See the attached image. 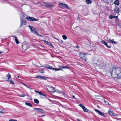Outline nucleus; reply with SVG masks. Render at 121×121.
<instances>
[{
    "label": "nucleus",
    "mask_w": 121,
    "mask_h": 121,
    "mask_svg": "<svg viewBox=\"0 0 121 121\" xmlns=\"http://www.w3.org/2000/svg\"><path fill=\"white\" fill-rule=\"evenodd\" d=\"M80 56L81 59L86 60V55L83 53H81L80 54Z\"/></svg>",
    "instance_id": "obj_8"
},
{
    "label": "nucleus",
    "mask_w": 121,
    "mask_h": 121,
    "mask_svg": "<svg viewBox=\"0 0 121 121\" xmlns=\"http://www.w3.org/2000/svg\"><path fill=\"white\" fill-rule=\"evenodd\" d=\"M31 31L34 34H35L37 35H38V32L36 31L35 30V29L34 28H33L31 30Z\"/></svg>",
    "instance_id": "obj_14"
},
{
    "label": "nucleus",
    "mask_w": 121,
    "mask_h": 121,
    "mask_svg": "<svg viewBox=\"0 0 121 121\" xmlns=\"http://www.w3.org/2000/svg\"><path fill=\"white\" fill-rule=\"evenodd\" d=\"M83 110L85 112H86L88 111V110L85 107H84L83 108Z\"/></svg>",
    "instance_id": "obj_28"
},
{
    "label": "nucleus",
    "mask_w": 121,
    "mask_h": 121,
    "mask_svg": "<svg viewBox=\"0 0 121 121\" xmlns=\"http://www.w3.org/2000/svg\"><path fill=\"white\" fill-rule=\"evenodd\" d=\"M3 110L1 109L0 108V113L2 114H4L5 113V112L3 111Z\"/></svg>",
    "instance_id": "obj_35"
},
{
    "label": "nucleus",
    "mask_w": 121,
    "mask_h": 121,
    "mask_svg": "<svg viewBox=\"0 0 121 121\" xmlns=\"http://www.w3.org/2000/svg\"><path fill=\"white\" fill-rule=\"evenodd\" d=\"M41 95L43 96L46 97V95L45 94H43V93Z\"/></svg>",
    "instance_id": "obj_41"
},
{
    "label": "nucleus",
    "mask_w": 121,
    "mask_h": 121,
    "mask_svg": "<svg viewBox=\"0 0 121 121\" xmlns=\"http://www.w3.org/2000/svg\"><path fill=\"white\" fill-rule=\"evenodd\" d=\"M39 35V36H42V35H40L39 34H38L37 35Z\"/></svg>",
    "instance_id": "obj_54"
},
{
    "label": "nucleus",
    "mask_w": 121,
    "mask_h": 121,
    "mask_svg": "<svg viewBox=\"0 0 121 121\" xmlns=\"http://www.w3.org/2000/svg\"><path fill=\"white\" fill-rule=\"evenodd\" d=\"M34 91H35V92H36V93H38V91H37V90H35Z\"/></svg>",
    "instance_id": "obj_47"
},
{
    "label": "nucleus",
    "mask_w": 121,
    "mask_h": 121,
    "mask_svg": "<svg viewBox=\"0 0 121 121\" xmlns=\"http://www.w3.org/2000/svg\"><path fill=\"white\" fill-rule=\"evenodd\" d=\"M52 56V57H53V56Z\"/></svg>",
    "instance_id": "obj_60"
},
{
    "label": "nucleus",
    "mask_w": 121,
    "mask_h": 121,
    "mask_svg": "<svg viewBox=\"0 0 121 121\" xmlns=\"http://www.w3.org/2000/svg\"><path fill=\"white\" fill-rule=\"evenodd\" d=\"M53 38H54V39H56L57 40V42H59V40H58V39H57V38H56L55 37H53Z\"/></svg>",
    "instance_id": "obj_43"
},
{
    "label": "nucleus",
    "mask_w": 121,
    "mask_h": 121,
    "mask_svg": "<svg viewBox=\"0 0 121 121\" xmlns=\"http://www.w3.org/2000/svg\"><path fill=\"white\" fill-rule=\"evenodd\" d=\"M114 3L115 5H119V1L118 0H116L114 2Z\"/></svg>",
    "instance_id": "obj_20"
},
{
    "label": "nucleus",
    "mask_w": 121,
    "mask_h": 121,
    "mask_svg": "<svg viewBox=\"0 0 121 121\" xmlns=\"http://www.w3.org/2000/svg\"><path fill=\"white\" fill-rule=\"evenodd\" d=\"M47 88L49 91L51 92H52V90H53V87L50 86H48Z\"/></svg>",
    "instance_id": "obj_17"
},
{
    "label": "nucleus",
    "mask_w": 121,
    "mask_h": 121,
    "mask_svg": "<svg viewBox=\"0 0 121 121\" xmlns=\"http://www.w3.org/2000/svg\"><path fill=\"white\" fill-rule=\"evenodd\" d=\"M114 17H115V18H116V19L117 18H118V16H114Z\"/></svg>",
    "instance_id": "obj_49"
},
{
    "label": "nucleus",
    "mask_w": 121,
    "mask_h": 121,
    "mask_svg": "<svg viewBox=\"0 0 121 121\" xmlns=\"http://www.w3.org/2000/svg\"><path fill=\"white\" fill-rule=\"evenodd\" d=\"M48 78L47 77H45L44 76H42L41 79L43 80H46Z\"/></svg>",
    "instance_id": "obj_29"
},
{
    "label": "nucleus",
    "mask_w": 121,
    "mask_h": 121,
    "mask_svg": "<svg viewBox=\"0 0 121 121\" xmlns=\"http://www.w3.org/2000/svg\"><path fill=\"white\" fill-rule=\"evenodd\" d=\"M39 4L42 6H44L47 7H49L51 8L52 7V5L46 2H39Z\"/></svg>",
    "instance_id": "obj_3"
},
{
    "label": "nucleus",
    "mask_w": 121,
    "mask_h": 121,
    "mask_svg": "<svg viewBox=\"0 0 121 121\" xmlns=\"http://www.w3.org/2000/svg\"><path fill=\"white\" fill-rule=\"evenodd\" d=\"M26 19L28 20L34 21H37L38 20L35 18L32 17H30L29 16L26 17Z\"/></svg>",
    "instance_id": "obj_7"
},
{
    "label": "nucleus",
    "mask_w": 121,
    "mask_h": 121,
    "mask_svg": "<svg viewBox=\"0 0 121 121\" xmlns=\"http://www.w3.org/2000/svg\"><path fill=\"white\" fill-rule=\"evenodd\" d=\"M104 101L105 104L106 105H108L109 104V103L108 102L106 101L105 100H104Z\"/></svg>",
    "instance_id": "obj_37"
},
{
    "label": "nucleus",
    "mask_w": 121,
    "mask_h": 121,
    "mask_svg": "<svg viewBox=\"0 0 121 121\" xmlns=\"http://www.w3.org/2000/svg\"><path fill=\"white\" fill-rule=\"evenodd\" d=\"M76 48H77V49H78V48H79V46H77L76 47Z\"/></svg>",
    "instance_id": "obj_53"
},
{
    "label": "nucleus",
    "mask_w": 121,
    "mask_h": 121,
    "mask_svg": "<svg viewBox=\"0 0 121 121\" xmlns=\"http://www.w3.org/2000/svg\"><path fill=\"white\" fill-rule=\"evenodd\" d=\"M60 70H63V69L61 68H53V70L57 71Z\"/></svg>",
    "instance_id": "obj_18"
},
{
    "label": "nucleus",
    "mask_w": 121,
    "mask_h": 121,
    "mask_svg": "<svg viewBox=\"0 0 121 121\" xmlns=\"http://www.w3.org/2000/svg\"><path fill=\"white\" fill-rule=\"evenodd\" d=\"M25 104L26 105L30 107H32L33 106L32 104L31 103H30L28 102H26L25 103Z\"/></svg>",
    "instance_id": "obj_23"
},
{
    "label": "nucleus",
    "mask_w": 121,
    "mask_h": 121,
    "mask_svg": "<svg viewBox=\"0 0 121 121\" xmlns=\"http://www.w3.org/2000/svg\"><path fill=\"white\" fill-rule=\"evenodd\" d=\"M114 40L113 39H109V40H107V41L110 43L115 44L117 42L114 41Z\"/></svg>",
    "instance_id": "obj_11"
},
{
    "label": "nucleus",
    "mask_w": 121,
    "mask_h": 121,
    "mask_svg": "<svg viewBox=\"0 0 121 121\" xmlns=\"http://www.w3.org/2000/svg\"><path fill=\"white\" fill-rule=\"evenodd\" d=\"M84 31H85L86 32H87L89 31V30H87L86 29H84Z\"/></svg>",
    "instance_id": "obj_40"
},
{
    "label": "nucleus",
    "mask_w": 121,
    "mask_h": 121,
    "mask_svg": "<svg viewBox=\"0 0 121 121\" xmlns=\"http://www.w3.org/2000/svg\"><path fill=\"white\" fill-rule=\"evenodd\" d=\"M38 93L39 94H40V95H41L42 94V93H41V91H40V92L38 91Z\"/></svg>",
    "instance_id": "obj_45"
},
{
    "label": "nucleus",
    "mask_w": 121,
    "mask_h": 121,
    "mask_svg": "<svg viewBox=\"0 0 121 121\" xmlns=\"http://www.w3.org/2000/svg\"><path fill=\"white\" fill-rule=\"evenodd\" d=\"M29 27V28L31 30L33 29V27H32L30 25H29L28 26Z\"/></svg>",
    "instance_id": "obj_39"
},
{
    "label": "nucleus",
    "mask_w": 121,
    "mask_h": 121,
    "mask_svg": "<svg viewBox=\"0 0 121 121\" xmlns=\"http://www.w3.org/2000/svg\"><path fill=\"white\" fill-rule=\"evenodd\" d=\"M45 116V115H42V116H40V117H42L43 116Z\"/></svg>",
    "instance_id": "obj_50"
},
{
    "label": "nucleus",
    "mask_w": 121,
    "mask_h": 121,
    "mask_svg": "<svg viewBox=\"0 0 121 121\" xmlns=\"http://www.w3.org/2000/svg\"><path fill=\"white\" fill-rule=\"evenodd\" d=\"M77 120L78 121H81L78 119H77Z\"/></svg>",
    "instance_id": "obj_52"
},
{
    "label": "nucleus",
    "mask_w": 121,
    "mask_h": 121,
    "mask_svg": "<svg viewBox=\"0 0 121 121\" xmlns=\"http://www.w3.org/2000/svg\"><path fill=\"white\" fill-rule=\"evenodd\" d=\"M14 38L15 39V40L17 44H18L19 43V41L18 40L17 38L15 36H13Z\"/></svg>",
    "instance_id": "obj_16"
},
{
    "label": "nucleus",
    "mask_w": 121,
    "mask_h": 121,
    "mask_svg": "<svg viewBox=\"0 0 121 121\" xmlns=\"http://www.w3.org/2000/svg\"><path fill=\"white\" fill-rule=\"evenodd\" d=\"M40 72L41 73H44V71L43 70V71H42V72Z\"/></svg>",
    "instance_id": "obj_46"
},
{
    "label": "nucleus",
    "mask_w": 121,
    "mask_h": 121,
    "mask_svg": "<svg viewBox=\"0 0 121 121\" xmlns=\"http://www.w3.org/2000/svg\"><path fill=\"white\" fill-rule=\"evenodd\" d=\"M46 67L49 69H53V67L52 66H49V65H47L46 66Z\"/></svg>",
    "instance_id": "obj_22"
},
{
    "label": "nucleus",
    "mask_w": 121,
    "mask_h": 121,
    "mask_svg": "<svg viewBox=\"0 0 121 121\" xmlns=\"http://www.w3.org/2000/svg\"><path fill=\"white\" fill-rule=\"evenodd\" d=\"M48 100H49V101H50L51 102H52V101H51V100L50 99H48Z\"/></svg>",
    "instance_id": "obj_57"
},
{
    "label": "nucleus",
    "mask_w": 121,
    "mask_h": 121,
    "mask_svg": "<svg viewBox=\"0 0 121 121\" xmlns=\"http://www.w3.org/2000/svg\"><path fill=\"white\" fill-rule=\"evenodd\" d=\"M97 107H98L99 108V106H98Z\"/></svg>",
    "instance_id": "obj_58"
},
{
    "label": "nucleus",
    "mask_w": 121,
    "mask_h": 121,
    "mask_svg": "<svg viewBox=\"0 0 121 121\" xmlns=\"http://www.w3.org/2000/svg\"><path fill=\"white\" fill-rule=\"evenodd\" d=\"M62 37L63 38V39L64 40H66L67 38V37L65 35H63Z\"/></svg>",
    "instance_id": "obj_34"
},
{
    "label": "nucleus",
    "mask_w": 121,
    "mask_h": 121,
    "mask_svg": "<svg viewBox=\"0 0 121 121\" xmlns=\"http://www.w3.org/2000/svg\"><path fill=\"white\" fill-rule=\"evenodd\" d=\"M85 1L88 4H91L92 3V1L91 0H86Z\"/></svg>",
    "instance_id": "obj_26"
},
{
    "label": "nucleus",
    "mask_w": 121,
    "mask_h": 121,
    "mask_svg": "<svg viewBox=\"0 0 121 121\" xmlns=\"http://www.w3.org/2000/svg\"><path fill=\"white\" fill-rule=\"evenodd\" d=\"M109 115H113V112L112 110L109 109L108 111Z\"/></svg>",
    "instance_id": "obj_21"
},
{
    "label": "nucleus",
    "mask_w": 121,
    "mask_h": 121,
    "mask_svg": "<svg viewBox=\"0 0 121 121\" xmlns=\"http://www.w3.org/2000/svg\"><path fill=\"white\" fill-rule=\"evenodd\" d=\"M2 52L0 51V54H1L2 53Z\"/></svg>",
    "instance_id": "obj_55"
},
{
    "label": "nucleus",
    "mask_w": 121,
    "mask_h": 121,
    "mask_svg": "<svg viewBox=\"0 0 121 121\" xmlns=\"http://www.w3.org/2000/svg\"><path fill=\"white\" fill-rule=\"evenodd\" d=\"M107 38V39H106V40L107 41V40H109L108 39V38Z\"/></svg>",
    "instance_id": "obj_56"
},
{
    "label": "nucleus",
    "mask_w": 121,
    "mask_h": 121,
    "mask_svg": "<svg viewBox=\"0 0 121 121\" xmlns=\"http://www.w3.org/2000/svg\"><path fill=\"white\" fill-rule=\"evenodd\" d=\"M79 106L81 107L82 109L83 108L85 107V106L83 105L80 104L79 105Z\"/></svg>",
    "instance_id": "obj_38"
},
{
    "label": "nucleus",
    "mask_w": 121,
    "mask_h": 121,
    "mask_svg": "<svg viewBox=\"0 0 121 121\" xmlns=\"http://www.w3.org/2000/svg\"><path fill=\"white\" fill-rule=\"evenodd\" d=\"M109 18L110 19H112L113 18H115V17H114V16H113L111 15H110L109 16Z\"/></svg>",
    "instance_id": "obj_30"
},
{
    "label": "nucleus",
    "mask_w": 121,
    "mask_h": 121,
    "mask_svg": "<svg viewBox=\"0 0 121 121\" xmlns=\"http://www.w3.org/2000/svg\"><path fill=\"white\" fill-rule=\"evenodd\" d=\"M106 63L103 60H101L99 67L101 69H104L106 68Z\"/></svg>",
    "instance_id": "obj_2"
},
{
    "label": "nucleus",
    "mask_w": 121,
    "mask_h": 121,
    "mask_svg": "<svg viewBox=\"0 0 121 121\" xmlns=\"http://www.w3.org/2000/svg\"><path fill=\"white\" fill-rule=\"evenodd\" d=\"M6 76L8 78H10L11 77V76L9 73H8L6 75Z\"/></svg>",
    "instance_id": "obj_33"
},
{
    "label": "nucleus",
    "mask_w": 121,
    "mask_h": 121,
    "mask_svg": "<svg viewBox=\"0 0 121 121\" xmlns=\"http://www.w3.org/2000/svg\"><path fill=\"white\" fill-rule=\"evenodd\" d=\"M20 27H21L24 25L26 23V22L22 18H21L20 19Z\"/></svg>",
    "instance_id": "obj_9"
},
{
    "label": "nucleus",
    "mask_w": 121,
    "mask_h": 121,
    "mask_svg": "<svg viewBox=\"0 0 121 121\" xmlns=\"http://www.w3.org/2000/svg\"><path fill=\"white\" fill-rule=\"evenodd\" d=\"M62 68H63V69L64 68H67V69H69V68L67 66H61Z\"/></svg>",
    "instance_id": "obj_31"
},
{
    "label": "nucleus",
    "mask_w": 121,
    "mask_h": 121,
    "mask_svg": "<svg viewBox=\"0 0 121 121\" xmlns=\"http://www.w3.org/2000/svg\"><path fill=\"white\" fill-rule=\"evenodd\" d=\"M95 110L96 111V112L99 115L105 117L103 113L100 111L97 110L96 109H95Z\"/></svg>",
    "instance_id": "obj_12"
},
{
    "label": "nucleus",
    "mask_w": 121,
    "mask_h": 121,
    "mask_svg": "<svg viewBox=\"0 0 121 121\" xmlns=\"http://www.w3.org/2000/svg\"><path fill=\"white\" fill-rule=\"evenodd\" d=\"M7 80L8 81V82H10V84H13L14 83L13 81L10 78H8Z\"/></svg>",
    "instance_id": "obj_19"
},
{
    "label": "nucleus",
    "mask_w": 121,
    "mask_h": 121,
    "mask_svg": "<svg viewBox=\"0 0 121 121\" xmlns=\"http://www.w3.org/2000/svg\"><path fill=\"white\" fill-rule=\"evenodd\" d=\"M18 96L21 97H24L26 95L25 94H23L22 95H19Z\"/></svg>",
    "instance_id": "obj_32"
},
{
    "label": "nucleus",
    "mask_w": 121,
    "mask_h": 121,
    "mask_svg": "<svg viewBox=\"0 0 121 121\" xmlns=\"http://www.w3.org/2000/svg\"><path fill=\"white\" fill-rule=\"evenodd\" d=\"M17 77H18V78H19V76H17Z\"/></svg>",
    "instance_id": "obj_59"
},
{
    "label": "nucleus",
    "mask_w": 121,
    "mask_h": 121,
    "mask_svg": "<svg viewBox=\"0 0 121 121\" xmlns=\"http://www.w3.org/2000/svg\"><path fill=\"white\" fill-rule=\"evenodd\" d=\"M34 102L35 103L37 104H38L39 103V100L36 99H34Z\"/></svg>",
    "instance_id": "obj_25"
},
{
    "label": "nucleus",
    "mask_w": 121,
    "mask_h": 121,
    "mask_svg": "<svg viewBox=\"0 0 121 121\" xmlns=\"http://www.w3.org/2000/svg\"><path fill=\"white\" fill-rule=\"evenodd\" d=\"M26 87L27 88H29V89H32L31 88H30V87H28V86H26Z\"/></svg>",
    "instance_id": "obj_44"
},
{
    "label": "nucleus",
    "mask_w": 121,
    "mask_h": 121,
    "mask_svg": "<svg viewBox=\"0 0 121 121\" xmlns=\"http://www.w3.org/2000/svg\"><path fill=\"white\" fill-rule=\"evenodd\" d=\"M43 41L44 42H45V43H46L47 44H48V45H51V46H52V47H53V46H52V45H51V44L49 42H48V41H46V40H44Z\"/></svg>",
    "instance_id": "obj_24"
},
{
    "label": "nucleus",
    "mask_w": 121,
    "mask_h": 121,
    "mask_svg": "<svg viewBox=\"0 0 121 121\" xmlns=\"http://www.w3.org/2000/svg\"><path fill=\"white\" fill-rule=\"evenodd\" d=\"M22 84L25 86H26V87L27 86L26 85L25 83H22Z\"/></svg>",
    "instance_id": "obj_48"
},
{
    "label": "nucleus",
    "mask_w": 121,
    "mask_h": 121,
    "mask_svg": "<svg viewBox=\"0 0 121 121\" xmlns=\"http://www.w3.org/2000/svg\"><path fill=\"white\" fill-rule=\"evenodd\" d=\"M116 9H115V12L116 13H118L120 11L119 8L117 7L116 6Z\"/></svg>",
    "instance_id": "obj_15"
},
{
    "label": "nucleus",
    "mask_w": 121,
    "mask_h": 121,
    "mask_svg": "<svg viewBox=\"0 0 121 121\" xmlns=\"http://www.w3.org/2000/svg\"><path fill=\"white\" fill-rule=\"evenodd\" d=\"M59 7L62 8H68L67 5L62 3H59Z\"/></svg>",
    "instance_id": "obj_6"
},
{
    "label": "nucleus",
    "mask_w": 121,
    "mask_h": 121,
    "mask_svg": "<svg viewBox=\"0 0 121 121\" xmlns=\"http://www.w3.org/2000/svg\"><path fill=\"white\" fill-rule=\"evenodd\" d=\"M55 92H56L58 93H60L59 90L57 89L55 90L53 87V93H54Z\"/></svg>",
    "instance_id": "obj_27"
},
{
    "label": "nucleus",
    "mask_w": 121,
    "mask_h": 121,
    "mask_svg": "<svg viewBox=\"0 0 121 121\" xmlns=\"http://www.w3.org/2000/svg\"><path fill=\"white\" fill-rule=\"evenodd\" d=\"M112 76L115 78H121V68L120 67L114 68L111 69Z\"/></svg>",
    "instance_id": "obj_1"
},
{
    "label": "nucleus",
    "mask_w": 121,
    "mask_h": 121,
    "mask_svg": "<svg viewBox=\"0 0 121 121\" xmlns=\"http://www.w3.org/2000/svg\"><path fill=\"white\" fill-rule=\"evenodd\" d=\"M101 60H94L93 61V64L95 66H99Z\"/></svg>",
    "instance_id": "obj_4"
},
{
    "label": "nucleus",
    "mask_w": 121,
    "mask_h": 121,
    "mask_svg": "<svg viewBox=\"0 0 121 121\" xmlns=\"http://www.w3.org/2000/svg\"><path fill=\"white\" fill-rule=\"evenodd\" d=\"M22 46V49L24 51H25L27 49V46L26 44H24L22 45V44L21 43Z\"/></svg>",
    "instance_id": "obj_10"
},
{
    "label": "nucleus",
    "mask_w": 121,
    "mask_h": 121,
    "mask_svg": "<svg viewBox=\"0 0 121 121\" xmlns=\"http://www.w3.org/2000/svg\"><path fill=\"white\" fill-rule=\"evenodd\" d=\"M72 97L73 98H74L75 99H77L76 98H75V96H73Z\"/></svg>",
    "instance_id": "obj_51"
},
{
    "label": "nucleus",
    "mask_w": 121,
    "mask_h": 121,
    "mask_svg": "<svg viewBox=\"0 0 121 121\" xmlns=\"http://www.w3.org/2000/svg\"><path fill=\"white\" fill-rule=\"evenodd\" d=\"M34 110H35L38 113L41 114L43 113L44 112V111L42 109H39L34 108Z\"/></svg>",
    "instance_id": "obj_5"
},
{
    "label": "nucleus",
    "mask_w": 121,
    "mask_h": 121,
    "mask_svg": "<svg viewBox=\"0 0 121 121\" xmlns=\"http://www.w3.org/2000/svg\"><path fill=\"white\" fill-rule=\"evenodd\" d=\"M101 42L103 44H105L107 47H108L109 48H111V46H108L107 43L104 41L102 40L101 41Z\"/></svg>",
    "instance_id": "obj_13"
},
{
    "label": "nucleus",
    "mask_w": 121,
    "mask_h": 121,
    "mask_svg": "<svg viewBox=\"0 0 121 121\" xmlns=\"http://www.w3.org/2000/svg\"><path fill=\"white\" fill-rule=\"evenodd\" d=\"M9 121H17V120H12V119H10L9 120Z\"/></svg>",
    "instance_id": "obj_42"
},
{
    "label": "nucleus",
    "mask_w": 121,
    "mask_h": 121,
    "mask_svg": "<svg viewBox=\"0 0 121 121\" xmlns=\"http://www.w3.org/2000/svg\"><path fill=\"white\" fill-rule=\"evenodd\" d=\"M42 76H39V75H37L35 77L36 78H38L39 79H41Z\"/></svg>",
    "instance_id": "obj_36"
}]
</instances>
